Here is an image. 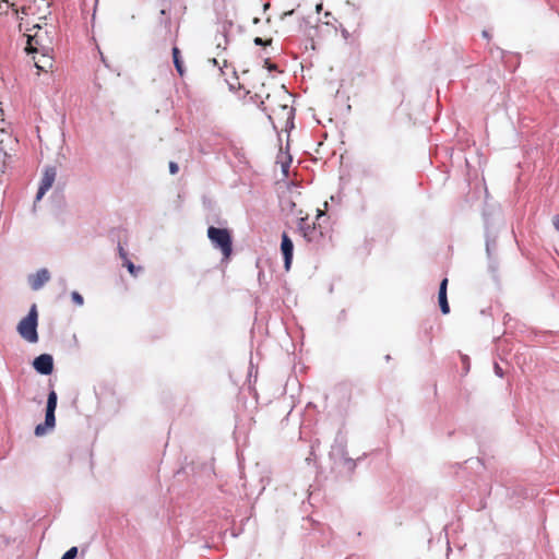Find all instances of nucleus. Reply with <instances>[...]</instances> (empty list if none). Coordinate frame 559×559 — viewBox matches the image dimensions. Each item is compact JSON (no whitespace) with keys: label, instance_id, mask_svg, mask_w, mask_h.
Segmentation results:
<instances>
[{"label":"nucleus","instance_id":"nucleus-1","mask_svg":"<svg viewBox=\"0 0 559 559\" xmlns=\"http://www.w3.org/2000/svg\"><path fill=\"white\" fill-rule=\"evenodd\" d=\"M243 82L239 83V87L246 91L247 94H253L254 97L260 102L263 111L273 118H289L293 112V108L288 106L287 100L289 95L283 87L271 95L265 91L264 83L261 81L260 75L250 74L249 71L243 72Z\"/></svg>","mask_w":559,"mask_h":559},{"label":"nucleus","instance_id":"nucleus-2","mask_svg":"<svg viewBox=\"0 0 559 559\" xmlns=\"http://www.w3.org/2000/svg\"><path fill=\"white\" fill-rule=\"evenodd\" d=\"M328 219L324 212L318 210L316 222L309 223L308 217H300L298 230L308 242L320 245L328 234V228L323 223Z\"/></svg>","mask_w":559,"mask_h":559},{"label":"nucleus","instance_id":"nucleus-3","mask_svg":"<svg viewBox=\"0 0 559 559\" xmlns=\"http://www.w3.org/2000/svg\"><path fill=\"white\" fill-rule=\"evenodd\" d=\"M207 237L214 248L218 249L223 258L228 260L233 253V241L230 231L227 228H217L210 226L207 228Z\"/></svg>","mask_w":559,"mask_h":559},{"label":"nucleus","instance_id":"nucleus-4","mask_svg":"<svg viewBox=\"0 0 559 559\" xmlns=\"http://www.w3.org/2000/svg\"><path fill=\"white\" fill-rule=\"evenodd\" d=\"M38 312L37 307L34 304L28 314L23 318L17 324V332L22 338L29 343H36L38 341L37 324H38Z\"/></svg>","mask_w":559,"mask_h":559},{"label":"nucleus","instance_id":"nucleus-5","mask_svg":"<svg viewBox=\"0 0 559 559\" xmlns=\"http://www.w3.org/2000/svg\"><path fill=\"white\" fill-rule=\"evenodd\" d=\"M33 367L41 374H50L53 370V359L49 354H41L34 359Z\"/></svg>","mask_w":559,"mask_h":559},{"label":"nucleus","instance_id":"nucleus-6","mask_svg":"<svg viewBox=\"0 0 559 559\" xmlns=\"http://www.w3.org/2000/svg\"><path fill=\"white\" fill-rule=\"evenodd\" d=\"M281 251L284 257L285 270L289 271L293 261L294 243L286 233L282 234Z\"/></svg>","mask_w":559,"mask_h":559},{"label":"nucleus","instance_id":"nucleus-7","mask_svg":"<svg viewBox=\"0 0 559 559\" xmlns=\"http://www.w3.org/2000/svg\"><path fill=\"white\" fill-rule=\"evenodd\" d=\"M56 175L57 173L53 167H49L45 170L37 191L36 200H40L44 194L51 188L52 183L55 182Z\"/></svg>","mask_w":559,"mask_h":559},{"label":"nucleus","instance_id":"nucleus-8","mask_svg":"<svg viewBox=\"0 0 559 559\" xmlns=\"http://www.w3.org/2000/svg\"><path fill=\"white\" fill-rule=\"evenodd\" d=\"M50 280V274L47 269H40L28 278L29 285L33 290H38Z\"/></svg>","mask_w":559,"mask_h":559},{"label":"nucleus","instance_id":"nucleus-9","mask_svg":"<svg viewBox=\"0 0 559 559\" xmlns=\"http://www.w3.org/2000/svg\"><path fill=\"white\" fill-rule=\"evenodd\" d=\"M37 32L35 34L28 35L27 47L26 50L29 53H38L39 51H44L45 47L41 45L39 32L41 27L36 25Z\"/></svg>","mask_w":559,"mask_h":559},{"label":"nucleus","instance_id":"nucleus-10","mask_svg":"<svg viewBox=\"0 0 559 559\" xmlns=\"http://www.w3.org/2000/svg\"><path fill=\"white\" fill-rule=\"evenodd\" d=\"M33 59L35 67L43 72H48L53 66L52 57L45 51H41L39 57L34 56Z\"/></svg>","mask_w":559,"mask_h":559},{"label":"nucleus","instance_id":"nucleus-11","mask_svg":"<svg viewBox=\"0 0 559 559\" xmlns=\"http://www.w3.org/2000/svg\"><path fill=\"white\" fill-rule=\"evenodd\" d=\"M447 288H448V278H443L442 282L440 283L439 294H438L440 310L443 314H448L450 312V306H449L448 297H447Z\"/></svg>","mask_w":559,"mask_h":559},{"label":"nucleus","instance_id":"nucleus-12","mask_svg":"<svg viewBox=\"0 0 559 559\" xmlns=\"http://www.w3.org/2000/svg\"><path fill=\"white\" fill-rule=\"evenodd\" d=\"M56 425L55 412H47L45 417V424H39L35 428V435L37 437L44 436L47 429H52Z\"/></svg>","mask_w":559,"mask_h":559},{"label":"nucleus","instance_id":"nucleus-13","mask_svg":"<svg viewBox=\"0 0 559 559\" xmlns=\"http://www.w3.org/2000/svg\"><path fill=\"white\" fill-rule=\"evenodd\" d=\"M171 52H173V59H174L175 68L177 70L178 74L180 76H183L185 75V68H183V62H182V60L180 58V50H179V48L175 46L173 48Z\"/></svg>","mask_w":559,"mask_h":559},{"label":"nucleus","instance_id":"nucleus-14","mask_svg":"<svg viewBox=\"0 0 559 559\" xmlns=\"http://www.w3.org/2000/svg\"><path fill=\"white\" fill-rule=\"evenodd\" d=\"M57 393L52 390L49 392L48 394V399H47V407H46V411L47 412H55L56 411V407H57Z\"/></svg>","mask_w":559,"mask_h":559},{"label":"nucleus","instance_id":"nucleus-15","mask_svg":"<svg viewBox=\"0 0 559 559\" xmlns=\"http://www.w3.org/2000/svg\"><path fill=\"white\" fill-rule=\"evenodd\" d=\"M123 266L128 269L129 273L132 276H136L138 272L142 270L140 266H135L129 259H126V261L123 262Z\"/></svg>","mask_w":559,"mask_h":559},{"label":"nucleus","instance_id":"nucleus-16","mask_svg":"<svg viewBox=\"0 0 559 559\" xmlns=\"http://www.w3.org/2000/svg\"><path fill=\"white\" fill-rule=\"evenodd\" d=\"M78 555V548L71 547L68 551L64 552L61 559H74Z\"/></svg>","mask_w":559,"mask_h":559},{"label":"nucleus","instance_id":"nucleus-17","mask_svg":"<svg viewBox=\"0 0 559 559\" xmlns=\"http://www.w3.org/2000/svg\"><path fill=\"white\" fill-rule=\"evenodd\" d=\"M72 300L80 306L83 304V297L78 292L72 293Z\"/></svg>","mask_w":559,"mask_h":559},{"label":"nucleus","instance_id":"nucleus-18","mask_svg":"<svg viewBox=\"0 0 559 559\" xmlns=\"http://www.w3.org/2000/svg\"><path fill=\"white\" fill-rule=\"evenodd\" d=\"M118 253H119V257L123 260V262L126 261V259H128L127 251L120 243L118 245Z\"/></svg>","mask_w":559,"mask_h":559},{"label":"nucleus","instance_id":"nucleus-19","mask_svg":"<svg viewBox=\"0 0 559 559\" xmlns=\"http://www.w3.org/2000/svg\"><path fill=\"white\" fill-rule=\"evenodd\" d=\"M169 171L171 175H176L179 171V167L175 162L169 163Z\"/></svg>","mask_w":559,"mask_h":559},{"label":"nucleus","instance_id":"nucleus-20","mask_svg":"<svg viewBox=\"0 0 559 559\" xmlns=\"http://www.w3.org/2000/svg\"><path fill=\"white\" fill-rule=\"evenodd\" d=\"M272 41V39H269V40H263L261 37H255L254 38V44L255 45H270Z\"/></svg>","mask_w":559,"mask_h":559},{"label":"nucleus","instance_id":"nucleus-21","mask_svg":"<svg viewBox=\"0 0 559 559\" xmlns=\"http://www.w3.org/2000/svg\"><path fill=\"white\" fill-rule=\"evenodd\" d=\"M495 371L499 377H503V371L498 364L495 365Z\"/></svg>","mask_w":559,"mask_h":559},{"label":"nucleus","instance_id":"nucleus-22","mask_svg":"<svg viewBox=\"0 0 559 559\" xmlns=\"http://www.w3.org/2000/svg\"><path fill=\"white\" fill-rule=\"evenodd\" d=\"M552 224H554L555 228L559 231V215H557L552 218Z\"/></svg>","mask_w":559,"mask_h":559},{"label":"nucleus","instance_id":"nucleus-23","mask_svg":"<svg viewBox=\"0 0 559 559\" xmlns=\"http://www.w3.org/2000/svg\"><path fill=\"white\" fill-rule=\"evenodd\" d=\"M266 64H267L269 70H275L276 69V64L269 63L267 61H266Z\"/></svg>","mask_w":559,"mask_h":559},{"label":"nucleus","instance_id":"nucleus-24","mask_svg":"<svg viewBox=\"0 0 559 559\" xmlns=\"http://www.w3.org/2000/svg\"><path fill=\"white\" fill-rule=\"evenodd\" d=\"M259 22H260V19H259V17H254V19H253V23H254V24H257V23H259Z\"/></svg>","mask_w":559,"mask_h":559}]
</instances>
